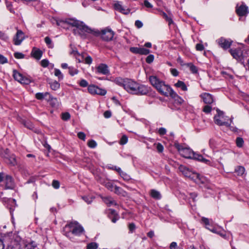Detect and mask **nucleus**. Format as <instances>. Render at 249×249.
Returning a JSON list of instances; mask_svg holds the SVG:
<instances>
[{
    "label": "nucleus",
    "mask_w": 249,
    "mask_h": 249,
    "mask_svg": "<svg viewBox=\"0 0 249 249\" xmlns=\"http://www.w3.org/2000/svg\"><path fill=\"white\" fill-rule=\"evenodd\" d=\"M114 82L123 87L128 92L136 95H146L150 91V88L143 85H140L136 82L128 78H116Z\"/></svg>",
    "instance_id": "1"
},
{
    "label": "nucleus",
    "mask_w": 249,
    "mask_h": 249,
    "mask_svg": "<svg viewBox=\"0 0 249 249\" xmlns=\"http://www.w3.org/2000/svg\"><path fill=\"white\" fill-rule=\"evenodd\" d=\"M65 22L76 27V29L74 30V32L75 34L77 33L83 39H91L93 36H98L100 34L98 30L89 28L82 21L74 19H68Z\"/></svg>",
    "instance_id": "2"
},
{
    "label": "nucleus",
    "mask_w": 249,
    "mask_h": 249,
    "mask_svg": "<svg viewBox=\"0 0 249 249\" xmlns=\"http://www.w3.org/2000/svg\"><path fill=\"white\" fill-rule=\"evenodd\" d=\"M149 81L159 93L165 96H170L172 92H174V90L168 85L165 84L163 81L160 80L156 76H150Z\"/></svg>",
    "instance_id": "3"
},
{
    "label": "nucleus",
    "mask_w": 249,
    "mask_h": 249,
    "mask_svg": "<svg viewBox=\"0 0 249 249\" xmlns=\"http://www.w3.org/2000/svg\"><path fill=\"white\" fill-rule=\"evenodd\" d=\"M175 146L180 154L185 158L195 159L207 164H209L210 162V160L204 158L201 155L194 153L189 148H184L179 143H175Z\"/></svg>",
    "instance_id": "4"
},
{
    "label": "nucleus",
    "mask_w": 249,
    "mask_h": 249,
    "mask_svg": "<svg viewBox=\"0 0 249 249\" xmlns=\"http://www.w3.org/2000/svg\"><path fill=\"white\" fill-rule=\"evenodd\" d=\"M63 232L64 235L71 239V235L80 236L84 232L83 228L77 222H71L66 225L64 228Z\"/></svg>",
    "instance_id": "5"
},
{
    "label": "nucleus",
    "mask_w": 249,
    "mask_h": 249,
    "mask_svg": "<svg viewBox=\"0 0 249 249\" xmlns=\"http://www.w3.org/2000/svg\"><path fill=\"white\" fill-rule=\"evenodd\" d=\"M217 114L214 117V120L215 124L219 125H226L229 126L231 125V120L228 119V117L225 116L224 112L219 109L216 110Z\"/></svg>",
    "instance_id": "6"
},
{
    "label": "nucleus",
    "mask_w": 249,
    "mask_h": 249,
    "mask_svg": "<svg viewBox=\"0 0 249 249\" xmlns=\"http://www.w3.org/2000/svg\"><path fill=\"white\" fill-rule=\"evenodd\" d=\"M1 156L4 158L5 162L11 166H15L17 164L16 156L14 154L10 155L9 150L6 149L1 153Z\"/></svg>",
    "instance_id": "7"
},
{
    "label": "nucleus",
    "mask_w": 249,
    "mask_h": 249,
    "mask_svg": "<svg viewBox=\"0 0 249 249\" xmlns=\"http://www.w3.org/2000/svg\"><path fill=\"white\" fill-rule=\"evenodd\" d=\"M98 31L100 33L98 36H101L102 39L106 41L112 40L114 35V32L108 28L102 30L101 32Z\"/></svg>",
    "instance_id": "8"
},
{
    "label": "nucleus",
    "mask_w": 249,
    "mask_h": 249,
    "mask_svg": "<svg viewBox=\"0 0 249 249\" xmlns=\"http://www.w3.org/2000/svg\"><path fill=\"white\" fill-rule=\"evenodd\" d=\"M88 90L91 94H98L103 96L107 93V90L106 89H101L94 85H90L89 86Z\"/></svg>",
    "instance_id": "9"
},
{
    "label": "nucleus",
    "mask_w": 249,
    "mask_h": 249,
    "mask_svg": "<svg viewBox=\"0 0 249 249\" xmlns=\"http://www.w3.org/2000/svg\"><path fill=\"white\" fill-rule=\"evenodd\" d=\"M13 76L14 78L18 82L23 84H28L30 83V80L23 76L22 74L18 72L17 70H14L13 71Z\"/></svg>",
    "instance_id": "10"
},
{
    "label": "nucleus",
    "mask_w": 249,
    "mask_h": 249,
    "mask_svg": "<svg viewBox=\"0 0 249 249\" xmlns=\"http://www.w3.org/2000/svg\"><path fill=\"white\" fill-rule=\"evenodd\" d=\"M216 42L221 48L224 50H227L231 47L232 41L230 39H227L223 37H221L217 39Z\"/></svg>",
    "instance_id": "11"
},
{
    "label": "nucleus",
    "mask_w": 249,
    "mask_h": 249,
    "mask_svg": "<svg viewBox=\"0 0 249 249\" xmlns=\"http://www.w3.org/2000/svg\"><path fill=\"white\" fill-rule=\"evenodd\" d=\"M236 12L239 17L246 16L248 13V7L245 4H238L236 6Z\"/></svg>",
    "instance_id": "12"
},
{
    "label": "nucleus",
    "mask_w": 249,
    "mask_h": 249,
    "mask_svg": "<svg viewBox=\"0 0 249 249\" xmlns=\"http://www.w3.org/2000/svg\"><path fill=\"white\" fill-rule=\"evenodd\" d=\"M3 181L5 184V189H13L15 188V182L11 176L6 175Z\"/></svg>",
    "instance_id": "13"
},
{
    "label": "nucleus",
    "mask_w": 249,
    "mask_h": 249,
    "mask_svg": "<svg viewBox=\"0 0 249 249\" xmlns=\"http://www.w3.org/2000/svg\"><path fill=\"white\" fill-rule=\"evenodd\" d=\"M130 51L135 54H139L141 55H147L150 52V50L143 47H131Z\"/></svg>",
    "instance_id": "14"
},
{
    "label": "nucleus",
    "mask_w": 249,
    "mask_h": 249,
    "mask_svg": "<svg viewBox=\"0 0 249 249\" xmlns=\"http://www.w3.org/2000/svg\"><path fill=\"white\" fill-rule=\"evenodd\" d=\"M230 53L233 57L237 60H241L242 59V51L240 49H231Z\"/></svg>",
    "instance_id": "15"
},
{
    "label": "nucleus",
    "mask_w": 249,
    "mask_h": 249,
    "mask_svg": "<svg viewBox=\"0 0 249 249\" xmlns=\"http://www.w3.org/2000/svg\"><path fill=\"white\" fill-rule=\"evenodd\" d=\"M23 39V33L21 30H18L14 38V44L16 45H19L21 44Z\"/></svg>",
    "instance_id": "16"
},
{
    "label": "nucleus",
    "mask_w": 249,
    "mask_h": 249,
    "mask_svg": "<svg viewBox=\"0 0 249 249\" xmlns=\"http://www.w3.org/2000/svg\"><path fill=\"white\" fill-rule=\"evenodd\" d=\"M114 7L115 10L124 14L127 15L130 12L129 9H126L123 7L121 3L119 1H116L114 4Z\"/></svg>",
    "instance_id": "17"
},
{
    "label": "nucleus",
    "mask_w": 249,
    "mask_h": 249,
    "mask_svg": "<svg viewBox=\"0 0 249 249\" xmlns=\"http://www.w3.org/2000/svg\"><path fill=\"white\" fill-rule=\"evenodd\" d=\"M108 216L111 221L115 223L119 219L120 216L118 213L114 210L111 209H108Z\"/></svg>",
    "instance_id": "18"
},
{
    "label": "nucleus",
    "mask_w": 249,
    "mask_h": 249,
    "mask_svg": "<svg viewBox=\"0 0 249 249\" xmlns=\"http://www.w3.org/2000/svg\"><path fill=\"white\" fill-rule=\"evenodd\" d=\"M203 102L206 104H211L213 102V96L208 93H203L200 95Z\"/></svg>",
    "instance_id": "19"
},
{
    "label": "nucleus",
    "mask_w": 249,
    "mask_h": 249,
    "mask_svg": "<svg viewBox=\"0 0 249 249\" xmlns=\"http://www.w3.org/2000/svg\"><path fill=\"white\" fill-rule=\"evenodd\" d=\"M97 71L98 73L104 75H107L109 73V71L107 66L105 64H100L97 67Z\"/></svg>",
    "instance_id": "20"
},
{
    "label": "nucleus",
    "mask_w": 249,
    "mask_h": 249,
    "mask_svg": "<svg viewBox=\"0 0 249 249\" xmlns=\"http://www.w3.org/2000/svg\"><path fill=\"white\" fill-rule=\"evenodd\" d=\"M46 100L50 103V105L53 107H57L59 105V102L56 98L53 97L50 94Z\"/></svg>",
    "instance_id": "21"
},
{
    "label": "nucleus",
    "mask_w": 249,
    "mask_h": 249,
    "mask_svg": "<svg viewBox=\"0 0 249 249\" xmlns=\"http://www.w3.org/2000/svg\"><path fill=\"white\" fill-rule=\"evenodd\" d=\"M103 201L108 206H111L112 205H117V203L110 196H106L102 197Z\"/></svg>",
    "instance_id": "22"
},
{
    "label": "nucleus",
    "mask_w": 249,
    "mask_h": 249,
    "mask_svg": "<svg viewBox=\"0 0 249 249\" xmlns=\"http://www.w3.org/2000/svg\"><path fill=\"white\" fill-rule=\"evenodd\" d=\"M31 54L37 60H39L42 56V53L39 49H34L32 52Z\"/></svg>",
    "instance_id": "23"
},
{
    "label": "nucleus",
    "mask_w": 249,
    "mask_h": 249,
    "mask_svg": "<svg viewBox=\"0 0 249 249\" xmlns=\"http://www.w3.org/2000/svg\"><path fill=\"white\" fill-rule=\"evenodd\" d=\"M113 192L115 194L121 195L123 196H125L127 195V193L125 191H124L123 189L117 186H114V190L113 191Z\"/></svg>",
    "instance_id": "24"
},
{
    "label": "nucleus",
    "mask_w": 249,
    "mask_h": 249,
    "mask_svg": "<svg viewBox=\"0 0 249 249\" xmlns=\"http://www.w3.org/2000/svg\"><path fill=\"white\" fill-rule=\"evenodd\" d=\"M172 98L175 100V101L178 105H181L184 101L183 99L179 97L175 92H172L170 96Z\"/></svg>",
    "instance_id": "25"
},
{
    "label": "nucleus",
    "mask_w": 249,
    "mask_h": 249,
    "mask_svg": "<svg viewBox=\"0 0 249 249\" xmlns=\"http://www.w3.org/2000/svg\"><path fill=\"white\" fill-rule=\"evenodd\" d=\"M150 195L152 197L156 199H160L161 197L160 193L154 189L151 190Z\"/></svg>",
    "instance_id": "26"
},
{
    "label": "nucleus",
    "mask_w": 249,
    "mask_h": 249,
    "mask_svg": "<svg viewBox=\"0 0 249 249\" xmlns=\"http://www.w3.org/2000/svg\"><path fill=\"white\" fill-rule=\"evenodd\" d=\"M50 96V93L46 92L44 93L38 92L36 94V98L38 100H42L44 98H48V96Z\"/></svg>",
    "instance_id": "27"
},
{
    "label": "nucleus",
    "mask_w": 249,
    "mask_h": 249,
    "mask_svg": "<svg viewBox=\"0 0 249 249\" xmlns=\"http://www.w3.org/2000/svg\"><path fill=\"white\" fill-rule=\"evenodd\" d=\"M175 86L177 88H180L183 91L187 90V87L183 81H178L177 83L175 84Z\"/></svg>",
    "instance_id": "28"
},
{
    "label": "nucleus",
    "mask_w": 249,
    "mask_h": 249,
    "mask_svg": "<svg viewBox=\"0 0 249 249\" xmlns=\"http://www.w3.org/2000/svg\"><path fill=\"white\" fill-rule=\"evenodd\" d=\"M50 85L51 89L53 90H56L60 88L59 83L56 81L50 83Z\"/></svg>",
    "instance_id": "29"
},
{
    "label": "nucleus",
    "mask_w": 249,
    "mask_h": 249,
    "mask_svg": "<svg viewBox=\"0 0 249 249\" xmlns=\"http://www.w3.org/2000/svg\"><path fill=\"white\" fill-rule=\"evenodd\" d=\"M22 124L26 127H27V128H28L29 129L33 130V129L34 128L33 124H32V122H31L29 121H28V120L23 121Z\"/></svg>",
    "instance_id": "30"
},
{
    "label": "nucleus",
    "mask_w": 249,
    "mask_h": 249,
    "mask_svg": "<svg viewBox=\"0 0 249 249\" xmlns=\"http://www.w3.org/2000/svg\"><path fill=\"white\" fill-rule=\"evenodd\" d=\"M119 174L124 180L125 181H128L131 179L130 176L125 172H123L122 170H121Z\"/></svg>",
    "instance_id": "31"
},
{
    "label": "nucleus",
    "mask_w": 249,
    "mask_h": 249,
    "mask_svg": "<svg viewBox=\"0 0 249 249\" xmlns=\"http://www.w3.org/2000/svg\"><path fill=\"white\" fill-rule=\"evenodd\" d=\"M68 69L69 73L71 76H74L78 73V70L73 67H69Z\"/></svg>",
    "instance_id": "32"
},
{
    "label": "nucleus",
    "mask_w": 249,
    "mask_h": 249,
    "mask_svg": "<svg viewBox=\"0 0 249 249\" xmlns=\"http://www.w3.org/2000/svg\"><path fill=\"white\" fill-rule=\"evenodd\" d=\"M54 75L58 77L59 81L63 79V75L59 69H54Z\"/></svg>",
    "instance_id": "33"
},
{
    "label": "nucleus",
    "mask_w": 249,
    "mask_h": 249,
    "mask_svg": "<svg viewBox=\"0 0 249 249\" xmlns=\"http://www.w3.org/2000/svg\"><path fill=\"white\" fill-rule=\"evenodd\" d=\"M235 171L237 173V175L239 176H242L244 174L245 171V169L243 166H238L236 169Z\"/></svg>",
    "instance_id": "34"
},
{
    "label": "nucleus",
    "mask_w": 249,
    "mask_h": 249,
    "mask_svg": "<svg viewBox=\"0 0 249 249\" xmlns=\"http://www.w3.org/2000/svg\"><path fill=\"white\" fill-rule=\"evenodd\" d=\"M44 40L46 44L49 48H53V44L52 42L51 39L49 37L46 36Z\"/></svg>",
    "instance_id": "35"
},
{
    "label": "nucleus",
    "mask_w": 249,
    "mask_h": 249,
    "mask_svg": "<svg viewBox=\"0 0 249 249\" xmlns=\"http://www.w3.org/2000/svg\"><path fill=\"white\" fill-rule=\"evenodd\" d=\"M244 142L243 138L237 137L236 139V144L237 147H242L243 146Z\"/></svg>",
    "instance_id": "36"
},
{
    "label": "nucleus",
    "mask_w": 249,
    "mask_h": 249,
    "mask_svg": "<svg viewBox=\"0 0 249 249\" xmlns=\"http://www.w3.org/2000/svg\"><path fill=\"white\" fill-rule=\"evenodd\" d=\"M98 244L95 242H91L88 244L87 246V249H97Z\"/></svg>",
    "instance_id": "37"
},
{
    "label": "nucleus",
    "mask_w": 249,
    "mask_h": 249,
    "mask_svg": "<svg viewBox=\"0 0 249 249\" xmlns=\"http://www.w3.org/2000/svg\"><path fill=\"white\" fill-rule=\"evenodd\" d=\"M188 66L192 73H196L197 72L198 70L196 66L191 63L188 64Z\"/></svg>",
    "instance_id": "38"
},
{
    "label": "nucleus",
    "mask_w": 249,
    "mask_h": 249,
    "mask_svg": "<svg viewBox=\"0 0 249 249\" xmlns=\"http://www.w3.org/2000/svg\"><path fill=\"white\" fill-rule=\"evenodd\" d=\"M201 221L204 224H205L206 228V227H211L210 223V220L208 218L203 217L201 218Z\"/></svg>",
    "instance_id": "39"
},
{
    "label": "nucleus",
    "mask_w": 249,
    "mask_h": 249,
    "mask_svg": "<svg viewBox=\"0 0 249 249\" xmlns=\"http://www.w3.org/2000/svg\"><path fill=\"white\" fill-rule=\"evenodd\" d=\"M128 138L126 135H123L120 141V144L124 145L127 142Z\"/></svg>",
    "instance_id": "40"
},
{
    "label": "nucleus",
    "mask_w": 249,
    "mask_h": 249,
    "mask_svg": "<svg viewBox=\"0 0 249 249\" xmlns=\"http://www.w3.org/2000/svg\"><path fill=\"white\" fill-rule=\"evenodd\" d=\"M115 186V185H114L111 182H107L105 184V186L111 191H113L114 190Z\"/></svg>",
    "instance_id": "41"
},
{
    "label": "nucleus",
    "mask_w": 249,
    "mask_h": 249,
    "mask_svg": "<svg viewBox=\"0 0 249 249\" xmlns=\"http://www.w3.org/2000/svg\"><path fill=\"white\" fill-rule=\"evenodd\" d=\"M82 198L88 204H90L92 201V197L89 196H83Z\"/></svg>",
    "instance_id": "42"
},
{
    "label": "nucleus",
    "mask_w": 249,
    "mask_h": 249,
    "mask_svg": "<svg viewBox=\"0 0 249 249\" xmlns=\"http://www.w3.org/2000/svg\"><path fill=\"white\" fill-rule=\"evenodd\" d=\"M88 145L90 148H94L96 147L97 143L95 141H94L93 140H91L88 142Z\"/></svg>",
    "instance_id": "43"
},
{
    "label": "nucleus",
    "mask_w": 249,
    "mask_h": 249,
    "mask_svg": "<svg viewBox=\"0 0 249 249\" xmlns=\"http://www.w3.org/2000/svg\"><path fill=\"white\" fill-rule=\"evenodd\" d=\"M179 170L183 173L185 176H188V170L184 166L180 165L179 167Z\"/></svg>",
    "instance_id": "44"
},
{
    "label": "nucleus",
    "mask_w": 249,
    "mask_h": 249,
    "mask_svg": "<svg viewBox=\"0 0 249 249\" xmlns=\"http://www.w3.org/2000/svg\"><path fill=\"white\" fill-rule=\"evenodd\" d=\"M15 58L17 59H22L24 58L25 55L21 53L16 52L14 54Z\"/></svg>",
    "instance_id": "45"
},
{
    "label": "nucleus",
    "mask_w": 249,
    "mask_h": 249,
    "mask_svg": "<svg viewBox=\"0 0 249 249\" xmlns=\"http://www.w3.org/2000/svg\"><path fill=\"white\" fill-rule=\"evenodd\" d=\"M70 114L68 112H65L62 114V119L64 121L68 120L70 118Z\"/></svg>",
    "instance_id": "46"
},
{
    "label": "nucleus",
    "mask_w": 249,
    "mask_h": 249,
    "mask_svg": "<svg viewBox=\"0 0 249 249\" xmlns=\"http://www.w3.org/2000/svg\"><path fill=\"white\" fill-rule=\"evenodd\" d=\"M154 59V56L153 54L149 55L146 58V62L148 64L152 63Z\"/></svg>",
    "instance_id": "47"
},
{
    "label": "nucleus",
    "mask_w": 249,
    "mask_h": 249,
    "mask_svg": "<svg viewBox=\"0 0 249 249\" xmlns=\"http://www.w3.org/2000/svg\"><path fill=\"white\" fill-rule=\"evenodd\" d=\"M211 110L212 107L211 106L209 105H206L204 106L203 109V111L206 113H210L211 111Z\"/></svg>",
    "instance_id": "48"
},
{
    "label": "nucleus",
    "mask_w": 249,
    "mask_h": 249,
    "mask_svg": "<svg viewBox=\"0 0 249 249\" xmlns=\"http://www.w3.org/2000/svg\"><path fill=\"white\" fill-rule=\"evenodd\" d=\"M41 65L42 67L45 68L47 67L49 63L48 60L44 59L41 61Z\"/></svg>",
    "instance_id": "49"
},
{
    "label": "nucleus",
    "mask_w": 249,
    "mask_h": 249,
    "mask_svg": "<svg viewBox=\"0 0 249 249\" xmlns=\"http://www.w3.org/2000/svg\"><path fill=\"white\" fill-rule=\"evenodd\" d=\"M79 85L82 87H86L88 86V82L84 79H82L79 82Z\"/></svg>",
    "instance_id": "50"
},
{
    "label": "nucleus",
    "mask_w": 249,
    "mask_h": 249,
    "mask_svg": "<svg viewBox=\"0 0 249 249\" xmlns=\"http://www.w3.org/2000/svg\"><path fill=\"white\" fill-rule=\"evenodd\" d=\"M7 63V59L3 55L0 54V63L3 64Z\"/></svg>",
    "instance_id": "51"
},
{
    "label": "nucleus",
    "mask_w": 249,
    "mask_h": 249,
    "mask_svg": "<svg viewBox=\"0 0 249 249\" xmlns=\"http://www.w3.org/2000/svg\"><path fill=\"white\" fill-rule=\"evenodd\" d=\"M143 5L148 8H152L153 7V5L147 0H144L143 1Z\"/></svg>",
    "instance_id": "52"
},
{
    "label": "nucleus",
    "mask_w": 249,
    "mask_h": 249,
    "mask_svg": "<svg viewBox=\"0 0 249 249\" xmlns=\"http://www.w3.org/2000/svg\"><path fill=\"white\" fill-rule=\"evenodd\" d=\"M77 136L80 139L82 140L83 141L85 140L86 135L84 133L82 132H80L77 134Z\"/></svg>",
    "instance_id": "53"
},
{
    "label": "nucleus",
    "mask_w": 249,
    "mask_h": 249,
    "mask_svg": "<svg viewBox=\"0 0 249 249\" xmlns=\"http://www.w3.org/2000/svg\"><path fill=\"white\" fill-rule=\"evenodd\" d=\"M156 148H157V150H158V151L160 153H161L163 151V145L160 143H158L157 145V146H156Z\"/></svg>",
    "instance_id": "54"
},
{
    "label": "nucleus",
    "mask_w": 249,
    "mask_h": 249,
    "mask_svg": "<svg viewBox=\"0 0 249 249\" xmlns=\"http://www.w3.org/2000/svg\"><path fill=\"white\" fill-rule=\"evenodd\" d=\"M92 62V59L90 56H87L85 59V63L87 64H90Z\"/></svg>",
    "instance_id": "55"
},
{
    "label": "nucleus",
    "mask_w": 249,
    "mask_h": 249,
    "mask_svg": "<svg viewBox=\"0 0 249 249\" xmlns=\"http://www.w3.org/2000/svg\"><path fill=\"white\" fill-rule=\"evenodd\" d=\"M52 185L53 187V188L55 189H58L59 188L60 184L58 181L54 180L53 181Z\"/></svg>",
    "instance_id": "56"
},
{
    "label": "nucleus",
    "mask_w": 249,
    "mask_h": 249,
    "mask_svg": "<svg viewBox=\"0 0 249 249\" xmlns=\"http://www.w3.org/2000/svg\"><path fill=\"white\" fill-rule=\"evenodd\" d=\"M5 4L8 10L11 12H13V10L12 9V3L10 2H9L7 0H5Z\"/></svg>",
    "instance_id": "57"
},
{
    "label": "nucleus",
    "mask_w": 249,
    "mask_h": 249,
    "mask_svg": "<svg viewBox=\"0 0 249 249\" xmlns=\"http://www.w3.org/2000/svg\"><path fill=\"white\" fill-rule=\"evenodd\" d=\"M196 50L201 51H203L204 49L203 44L200 43H198L196 45Z\"/></svg>",
    "instance_id": "58"
},
{
    "label": "nucleus",
    "mask_w": 249,
    "mask_h": 249,
    "mask_svg": "<svg viewBox=\"0 0 249 249\" xmlns=\"http://www.w3.org/2000/svg\"><path fill=\"white\" fill-rule=\"evenodd\" d=\"M135 25L137 28H141L142 27L143 23L141 21L137 20L135 21Z\"/></svg>",
    "instance_id": "59"
},
{
    "label": "nucleus",
    "mask_w": 249,
    "mask_h": 249,
    "mask_svg": "<svg viewBox=\"0 0 249 249\" xmlns=\"http://www.w3.org/2000/svg\"><path fill=\"white\" fill-rule=\"evenodd\" d=\"M158 132L160 135H163L166 133V130L163 127H161L159 129Z\"/></svg>",
    "instance_id": "60"
},
{
    "label": "nucleus",
    "mask_w": 249,
    "mask_h": 249,
    "mask_svg": "<svg viewBox=\"0 0 249 249\" xmlns=\"http://www.w3.org/2000/svg\"><path fill=\"white\" fill-rule=\"evenodd\" d=\"M172 74L174 76H177L178 74V72L176 69H171L170 70Z\"/></svg>",
    "instance_id": "61"
},
{
    "label": "nucleus",
    "mask_w": 249,
    "mask_h": 249,
    "mask_svg": "<svg viewBox=\"0 0 249 249\" xmlns=\"http://www.w3.org/2000/svg\"><path fill=\"white\" fill-rule=\"evenodd\" d=\"M109 169H111L113 170L116 171L118 173H119L122 170L121 169L117 166H112V167H109Z\"/></svg>",
    "instance_id": "62"
},
{
    "label": "nucleus",
    "mask_w": 249,
    "mask_h": 249,
    "mask_svg": "<svg viewBox=\"0 0 249 249\" xmlns=\"http://www.w3.org/2000/svg\"><path fill=\"white\" fill-rule=\"evenodd\" d=\"M128 228L130 232H132L135 229V225L134 223H130Z\"/></svg>",
    "instance_id": "63"
},
{
    "label": "nucleus",
    "mask_w": 249,
    "mask_h": 249,
    "mask_svg": "<svg viewBox=\"0 0 249 249\" xmlns=\"http://www.w3.org/2000/svg\"><path fill=\"white\" fill-rule=\"evenodd\" d=\"M177 247V243L175 242H173L170 245V249H175Z\"/></svg>",
    "instance_id": "64"
}]
</instances>
